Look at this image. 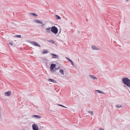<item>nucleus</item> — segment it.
Returning a JSON list of instances; mask_svg holds the SVG:
<instances>
[{"label":"nucleus","instance_id":"obj_6","mask_svg":"<svg viewBox=\"0 0 130 130\" xmlns=\"http://www.w3.org/2000/svg\"><path fill=\"white\" fill-rule=\"evenodd\" d=\"M51 56H52V58H58V57L59 56L58 55H56V54H53L51 53L50 54Z\"/></svg>","mask_w":130,"mask_h":130},{"label":"nucleus","instance_id":"obj_7","mask_svg":"<svg viewBox=\"0 0 130 130\" xmlns=\"http://www.w3.org/2000/svg\"><path fill=\"white\" fill-rule=\"evenodd\" d=\"M11 92L9 91L5 93V95L6 96H10L11 95Z\"/></svg>","mask_w":130,"mask_h":130},{"label":"nucleus","instance_id":"obj_12","mask_svg":"<svg viewBox=\"0 0 130 130\" xmlns=\"http://www.w3.org/2000/svg\"><path fill=\"white\" fill-rule=\"evenodd\" d=\"M89 76L91 78L93 79V80H94L95 79H96L97 78L96 77H95L94 76L92 75H89Z\"/></svg>","mask_w":130,"mask_h":130},{"label":"nucleus","instance_id":"obj_8","mask_svg":"<svg viewBox=\"0 0 130 130\" xmlns=\"http://www.w3.org/2000/svg\"><path fill=\"white\" fill-rule=\"evenodd\" d=\"M34 22L39 24H42L43 23L39 20L37 19H35L34 20Z\"/></svg>","mask_w":130,"mask_h":130},{"label":"nucleus","instance_id":"obj_10","mask_svg":"<svg viewBox=\"0 0 130 130\" xmlns=\"http://www.w3.org/2000/svg\"><path fill=\"white\" fill-rule=\"evenodd\" d=\"M51 27H50L49 28H46V31L48 33H50V32L51 30Z\"/></svg>","mask_w":130,"mask_h":130},{"label":"nucleus","instance_id":"obj_16","mask_svg":"<svg viewBox=\"0 0 130 130\" xmlns=\"http://www.w3.org/2000/svg\"><path fill=\"white\" fill-rule=\"evenodd\" d=\"M59 72L61 74L63 75H64V71L63 69H60L59 70Z\"/></svg>","mask_w":130,"mask_h":130},{"label":"nucleus","instance_id":"obj_24","mask_svg":"<svg viewBox=\"0 0 130 130\" xmlns=\"http://www.w3.org/2000/svg\"><path fill=\"white\" fill-rule=\"evenodd\" d=\"M116 107L117 108H119V107H121L122 106L120 105H116Z\"/></svg>","mask_w":130,"mask_h":130},{"label":"nucleus","instance_id":"obj_17","mask_svg":"<svg viewBox=\"0 0 130 130\" xmlns=\"http://www.w3.org/2000/svg\"><path fill=\"white\" fill-rule=\"evenodd\" d=\"M48 52L47 51V50H43V54H46L48 53Z\"/></svg>","mask_w":130,"mask_h":130},{"label":"nucleus","instance_id":"obj_22","mask_svg":"<svg viewBox=\"0 0 130 130\" xmlns=\"http://www.w3.org/2000/svg\"><path fill=\"white\" fill-rule=\"evenodd\" d=\"M88 112L90 114L91 116L93 114V111H88Z\"/></svg>","mask_w":130,"mask_h":130},{"label":"nucleus","instance_id":"obj_25","mask_svg":"<svg viewBox=\"0 0 130 130\" xmlns=\"http://www.w3.org/2000/svg\"><path fill=\"white\" fill-rule=\"evenodd\" d=\"M58 105L60 106H61V107H65V108H67L66 107L64 106L63 105H61V104H58Z\"/></svg>","mask_w":130,"mask_h":130},{"label":"nucleus","instance_id":"obj_27","mask_svg":"<svg viewBox=\"0 0 130 130\" xmlns=\"http://www.w3.org/2000/svg\"><path fill=\"white\" fill-rule=\"evenodd\" d=\"M60 67H58V68H56L55 67V69H55L56 70H58L59 69Z\"/></svg>","mask_w":130,"mask_h":130},{"label":"nucleus","instance_id":"obj_26","mask_svg":"<svg viewBox=\"0 0 130 130\" xmlns=\"http://www.w3.org/2000/svg\"><path fill=\"white\" fill-rule=\"evenodd\" d=\"M9 44H10L11 46H12L14 45L12 43L10 42L9 43Z\"/></svg>","mask_w":130,"mask_h":130},{"label":"nucleus","instance_id":"obj_11","mask_svg":"<svg viewBox=\"0 0 130 130\" xmlns=\"http://www.w3.org/2000/svg\"><path fill=\"white\" fill-rule=\"evenodd\" d=\"M92 49L94 50H98L99 49L98 48L96 47V46L94 45H93L92 46Z\"/></svg>","mask_w":130,"mask_h":130},{"label":"nucleus","instance_id":"obj_31","mask_svg":"<svg viewBox=\"0 0 130 130\" xmlns=\"http://www.w3.org/2000/svg\"><path fill=\"white\" fill-rule=\"evenodd\" d=\"M78 33H79V31H78Z\"/></svg>","mask_w":130,"mask_h":130},{"label":"nucleus","instance_id":"obj_3","mask_svg":"<svg viewBox=\"0 0 130 130\" xmlns=\"http://www.w3.org/2000/svg\"><path fill=\"white\" fill-rule=\"evenodd\" d=\"M29 43L35 46L41 47V46L38 43L35 41H33L32 42L31 41H29Z\"/></svg>","mask_w":130,"mask_h":130},{"label":"nucleus","instance_id":"obj_15","mask_svg":"<svg viewBox=\"0 0 130 130\" xmlns=\"http://www.w3.org/2000/svg\"><path fill=\"white\" fill-rule=\"evenodd\" d=\"M95 91L100 93H102V94H105V93L103 91H100L99 90H95Z\"/></svg>","mask_w":130,"mask_h":130},{"label":"nucleus","instance_id":"obj_30","mask_svg":"<svg viewBox=\"0 0 130 130\" xmlns=\"http://www.w3.org/2000/svg\"><path fill=\"white\" fill-rule=\"evenodd\" d=\"M66 58L68 60H69V59H69V58H68L67 57H66Z\"/></svg>","mask_w":130,"mask_h":130},{"label":"nucleus","instance_id":"obj_20","mask_svg":"<svg viewBox=\"0 0 130 130\" xmlns=\"http://www.w3.org/2000/svg\"><path fill=\"white\" fill-rule=\"evenodd\" d=\"M30 14L33 16H34L35 17H37L38 16V15L37 14L35 13H31Z\"/></svg>","mask_w":130,"mask_h":130},{"label":"nucleus","instance_id":"obj_18","mask_svg":"<svg viewBox=\"0 0 130 130\" xmlns=\"http://www.w3.org/2000/svg\"><path fill=\"white\" fill-rule=\"evenodd\" d=\"M55 15L56 18L57 20L60 19L61 18L59 16L57 15Z\"/></svg>","mask_w":130,"mask_h":130},{"label":"nucleus","instance_id":"obj_32","mask_svg":"<svg viewBox=\"0 0 130 130\" xmlns=\"http://www.w3.org/2000/svg\"><path fill=\"white\" fill-rule=\"evenodd\" d=\"M124 86V87H125V85L124 86Z\"/></svg>","mask_w":130,"mask_h":130},{"label":"nucleus","instance_id":"obj_4","mask_svg":"<svg viewBox=\"0 0 130 130\" xmlns=\"http://www.w3.org/2000/svg\"><path fill=\"white\" fill-rule=\"evenodd\" d=\"M33 130H38L39 127L37 125L35 124H33L32 125Z\"/></svg>","mask_w":130,"mask_h":130},{"label":"nucleus","instance_id":"obj_5","mask_svg":"<svg viewBox=\"0 0 130 130\" xmlns=\"http://www.w3.org/2000/svg\"><path fill=\"white\" fill-rule=\"evenodd\" d=\"M56 66V64L54 63H52L51 64L50 67V69L51 71H52L54 70V69L55 68Z\"/></svg>","mask_w":130,"mask_h":130},{"label":"nucleus","instance_id":"obj_19","mask_svg":"<svg viewBox=\"0 0 130 130\" xmlns=\"http://www.w3.org/2000/svg\"><path fill=\"white\" fill-rule=\"evenodd\" d=\"M48 41L52 44H54L55 43V42L52 40H50Z\"/></svg>","mask_w":130,"mask_h":130},{"label":"nucleus","instance_id":"obj_13","mask_svg":"<svg viewBox=\"0 0 130 130\" xmlns=\"http://www.w3.org/2000/svg\"><path fill=\"white\" fill-rule=\"evenodd\" d=\"M33 117H35L37 119H39L41 118V116L38 115H34L32 116Z\"/></svg>","mask_w":130,"mask_h":130},{"label":"nucleus","instance_id":"obj_21","mask_svg":"<svg viewBox=\"0 0 130 130\" xmlns=\"http://www.w3.org/2000/svg\"><path fill=\"white\" fill-rule=\"evenodd\" d=\"M69 62H71V64L72 65L74 66V63L70 59H69Z\"/></svg>","mask_w":130,"mask_h":130},{"label":"nucleus","instance_id":"obj_2","mask_svg":"<svg viewBox=\"0 0 130 130\" xmlns=\"http://www.w3.org/2000/svg\"><path fill=\"white\" fill-rule=\"evenodd\" d=\"M51 30L54 34H56L58 33V30L57 27L55 26H53L51 27Z\"/></svg>","mask_w":130,"mask_h":130},{"label":"nucleus","instance_id":"obj_28","mask_svg":"<svg viewBox=\"0 0 130 130\" xmlns=\"http://www.w3.org/2000/svg\"><path fill=\"white\" fill-rule=\"evenodd\" d=\"M99 130H104V129L102 128H99Z\"/></svg>","mask_w":130,"mask_h":130},{"label":"nucleus","instance_id":"obj_23","mask_svg":"<svg viewBox=\"0 0 130 130\" xmlns=\"http://www.w3.org/2000/svg\"><path fill=\"white\" fill-rule=\"evenodd\" d=\"M21 35H16L15 36V37H17V38H21Z\"/></svg>","mask_w":130,"mask_h":130},{"label":"nucleus","instance_id":"obj_9","mask_svg":"<svg viewBox=\"0 0 130 130\" xmlns=\"http://www.w3.org/2000/svg\"><path fill=\"white\" fill-rule=\"evenodd\" d=\"M48 80L50 82H53L55 83H57L56 80L52 79H48Z\"/></svg>","mask_w":130,"mask_h":130},{"label":"nucleus","instance_id":"obj_14","mask_svg":"<svg viewBox=\"0 0 130 130\" xmlns=\"http://www.w3.org/2000/svg\"><path fill=\"white\" fill-rule=\"evenodd\" d=\"M52 72L53 73L56 75H57L58 74V72H57L55 69L52 71Z\"/></svg>","mask_w":130,"mask_h":130},{"label":"nucleus","instance_id":"obj_1","mask_svg":"<svg viewBox=\"0 0 130 130\" xmlns=\"http://www.w3.org/2000/svg\"><path fill=\"white\" fill-rule=\"evenodd\" d=\"M122 81L124 84L128 87H130V79L127 77L123 78Z\"/></svg>","mask_w":130,"mask_h":130},{"label":"nucleus","instance_id":"obj_29","mask_svg":"<svg viewBox=\"0 0 130 130\" xmlns=\"http://www.w3.org/2000/svg\"><path fill=\"white\" fill-rule=\"evenodd\" d=\"M44 25V24H42V25H41V26L43 27Z\"/></svg>","mask_w":130,"mask_h":130}]
</instances>
